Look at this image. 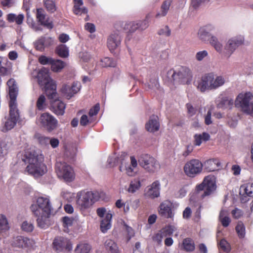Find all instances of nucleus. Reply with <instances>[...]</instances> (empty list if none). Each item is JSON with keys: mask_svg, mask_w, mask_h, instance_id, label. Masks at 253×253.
Segmentation results:
<instances>
[{"mask_svg": "<svg viewBox=\"0 0 253 253\" xmlns=\"http://www.w3.org/2000/svg\"><path fill=\"white\" fill-rule=\"evenodd\" d=\"M216 189L215 177L210 175L205 177L202 182L196 186L195 191L190 194V204L191 205L200 204L203 199L212 195Z\"/></svg>", "mask_w": 253, "mask_h": 253, "instance_id": "f257e3e1", "label": "nucleus"}, {"mask_svg": "<svg viewBox=\"0 0 253 253\" xmlns=\"http://www.w3.org/2000/svg\"><path fill=\"white\" fill-rule=\"evenodd\" d=\"M22 160L29 164L26 171L34 177L41 176L47 171L46 166L43 163V158L40 157L35 152H25Z\"/></svg>", "mask_w": 253, "mask_h": 253, "instance_id": "f03ea898", "label": "nucleus"}, {"mask_svg": "<svg viewBox=\"0 0 253 253\" xmlns=\"http://www.w3.org/2000/svg\"><path fill=\"white\" fill-rule=\"evenodd\" d=\"M38 82L44 90L48 99H53L57 95L56 84L50 77L49 71L44 67L42 68L38 73Z\"/></svg>", "mask_w": 253, "mask_h": 253, "instance_id": "7ed1b4c3", "label": "nucleus"}, {"mask_svg": "<svg viewBox=\"0 0 253 253\" xmlns=\"http://www.w3.org/2000/svg\"><path fill=\"white\" fill-rule=\"evenodd\" d=\"M215 76L212 72L205 74L197 82V89L204 92L207 90L216 89L222 86L225 82V79L221 76Z\"/></svg>", "mask_w": 253, "mask_h": 253, "instance_id": "20e7f679", "label": "nucleus"}, {"mask_svg": "<svg viewBox=\"0 0 253 253\" xmlns=\"http://www.w3.org/2000/svg\"><path fill=\"white\" fill-rule=\"evenodd\" d=\"M31 208L34 214L37 217V221L39 227L45 229L51 225L50 217L56 212L52 207H31Z\"/></svg>", "mask_w": 253, "mask_h": 253, "instance_id": "39448f33", "label": "nucleus"}, {"mask_svg": "<svg viewBox=\"0 0 253 253\" xmlns=\"http://www.w3.org/2000/svg\"><path fill=\"white\" fill-rule=\"evenodd\" d=\"M167 76L170 82L181 84H189L192 79L190 70L184 66H179L175 69H171L167 72Z\"/></svg>", "mask_w": 253, "mask_h": 253, "instance_id": "423d86ee", "label": "nucleus"}, {"mask_svg": "<svg viewBox=\"0 0 253 253\" xmlns=\"http://www.w3.org/2000/svg\"><path fill=\"white\" fill-rule=\"evenodd\" d=\"M235 104L243 113L253 116V95L250 92L240 94L235 100Z\"/></svg>", "mask_w": 253, "mask_h": 253, "instance_id": "0eeeda50", "label": "nucleus"}, {"mask_svg": "<svg viewBox=\"0 0 253 253\" xmlns=\"http://www.w3.org/2000/svg\"><path fill=\"white\" fill-rule=\"evenodd\" d=\"M55 170L58 177L66 182H72L75 178L73 168L65 162H56Z\"/></svg>", "mask_w": 253, "mask_h": 253, "instance_id": "6e6552de", "label": "nucleus"}, {"mask_svg": "<svg viewBox=\"0 0 253 253\" xmlns=\"http://www.w3.org/2000/svg\"><path fill=\"white\" fill-rule=\"evenodd\" d=\"M138 162L142 167L150 172H153L160 168L158 162L154 158L148 154H142Z\"/></svg>", "mask_w": 253, "mask_h": 253, "instance_id": "1a4fd4ad", "label": "nucleus"}, {"mask_svg": "<svg viewBox=\"0 0 253 253\" xmlns=\"http://www.w3.org/2000/svg\"><path fill=\"white\" fill-rule=\"evenodd\" d=\"M202 163L198 160L193 159L185 164L183 169L186 175L194 177L202 171Z\"/></svg>", "mask_w": 253, "mask_h": 253, "instance_id": "9d476101", "label": "nucleus"}, {"mask_svg": "<svg viewBox=\"0 0 253 253\" xmlns=\"http://www.w3.org/2000/svg\"><path fill=\"white\" fill-rule=\"evenodd\" d=\"M39 122L41 126L49 132L55 129L58 126V121L48 113L42 114Z\"/></svg>", "mask_w": 253, "mask_h": 253, "instance_id": "9b49d317", "label": "nucleus"}, {"mask_svg": "<svg viewBox=\"0 0 253 253\" xmlns=\"http://www.w3.org/2000/svg\"><path fill=\"white\" fill-rule=\"evenodd\" d=\"M244 41V38L241 35L230 39L224 47L223 51L224 56L227 58L229 57L236 49L243 43Z\"/></svg>", "mask_w": 253, "mask_h": 253, "instance_id": "f8f14e48", "label": "nucleus"}, {"mask_svg": "<svg viewBox=\"0 0 253 253\" xmlns=\"http://www.w3.org/2000/svg\"><path fill=\"white\" fill-rule=\"evenodd\" d=\"M52 246L53 249L57 252H63L64 250L70 251L72 249L70 241L66 238L61 236L55 238Z\"/></svg>", "mask_w": 253, "mask_h": 253, "instance_id": "ddd939ff", "label": "nucleus"}, {"mask_svg": "<svg viewBox=\"0 0 253 253\" xmlns=\"http://www.w3.org/2000/svg\"><path fill=\"white\" fill-rule=\"evenodd\" d=\"M94 198V193L90 191H82L78 193L77 204L78 206L92 205Z\"/></svg>", "mask_w": 253, "mask_h": 253, "instance_id": "4468645a", "label": "nucleus"}, {"mask_svg": "<svg viewBox=\"0 0 253 253\" xmlns=\"http://www.w3.org/2000/svg\"><path fill=\"white\" fill-rule=\"evenodd\" d=\"M9 88L10 101L9 107H17L16 98L18 94V87L14 79H10L7 82Z\"/></svg>", "mask_w": 253, "mask_h": 253, "instance_id": "2eb2a0df", "label": "nucleus"}, {"mask_svg": "<svg viewBox=\"0 0 253 253\" xmlns=\"http://www.w3.org/2000/svg\"><path fill=\"white\" fill-rule=\"evenodd\" d=\"M81 87V83L76 82H74L72 86L67 84L63 85L60 91L67 99H69L80 90Z\"/></svg>", "mask_w": 253, "mask_h": 253, "instance_id": "dca6fc26", "label": "nucleus"}, {"mask_svg": "<svg viewBox=\"0 0 253 253\" xmlns=\"http://www.w3.org/2000/svg\"><path fill=\"white\" fill-rule=\"evenodd\" d=\"M19 119V111L17 107H9V117L5 123V127L10 130L14 127Z\"/></svg>", "mask_w": 253, "mask_h": 253, "instance_id": "f3484780", "label": "nucleus"}, {"mask_svg": "<svg viewBox=\"0 0 253 253\" xmlns=\"http://www.w3.org/2000/svg\"><path fill=\"white\" fill-rule=\"evenodd\" d=\"M34 242L30 239L23 236H17L14 239L12 246L22 249H26L30 250L33 248Z\"/></svg>", "mask_w": 253, "mask_h": 253, "instance_id": "a211bd4d", "label": "nucleus"}, {"mask_svg": "<svg viewBox=\"0 0 253 253\" xmlns=\"http://www.w3.org/2000/svg\"><path fill=\"white\" fill-rule=\"evenodd\" d=\"M121 37L119 31L114 32L107 40V46L111 52L117 49L121 45Z\"/></svg>", "mask_w": 253, "mask_h": 253, "instance_id": "6ab92c4d", "label": "nucleus"}, {"mask_svg": "<svg viewBox=\"0 0 253 253\" xmlns=\"http://www.w3.org/2000/svg\"><path fill=\"white\" fill-rule=\"evenodd\" d=\"M56 97L57 96L55 99ZM50 100H51L52 99ZM65 108L66 105L65 103L59 99L50 101V110L57 115H63L64 114Z\"/></svg>", "mask_w": 253, "mask_h": 253, "instance_id": "aec40b11", "label": "nucleus"}, {"mask_svg": "<svg viewBox=\"0 0 253 253\" xmlns=\"http://www.w3.org/2000/svg\"><path fill=\"white\" fill-rule=\"evenodd\" d=\"M45 14L44 10L42 8H38L37 9L36 17L41 24V25L46 27L49 29H52L53 25L52 22H49L48 19H45Z\"/></svg>", "mask_w": 253, "mask_h": 253, "instance_id": "412c9836", "label": "nucleus"}, {"mask_svg": "<svg viewBox=\"0 0 253 253\" xmlns=\"http://www.w3.org/2000/svg\"><path fill=\"white\" fill-rule=\"evenodd\" d=\"M160 190V182L158 180H156L151 185L146 194L148 197L152 199H154L159 196Z\"/></svg>", "mask_w": 253, "mask_h": 253, "instance_id": "4be33fe9", "label": "nucleus"}, {"mask_svg": "<svg viewBox=\"0 0 253 253\" xmlns=\"http://www.w3.org/2000/svg\"><path fill=\"white\" fill-rule=\"evenodd\" d=\"M213 29V27L211 25H208L203 27L200 28L198 32L199 38L203 41L210 40L211 35L210 32Z\"/></svg>", "mask_w": 253, "mask_h": 253, "instance_id": "5701e85b", "label": "nucleus"}, {"mask_svg": "<svg viewBox=\"0 0 253 253\" xmlns=\"http://www.w3.org/2000/svg\"><path fill=\"white\" fill-rule=\"evenodd\" d=\"M159 123L157 116H153L150 118L148 123L145 125L146 129L149 132H155L159 129Z\"/></svg>", "mask_w": 253, "mask_h": 253, "instance_id": "b1692460", "label": "nucleus"}, {"mask_svg": "<svg viewBox=\"0 0 253 253\" xmlns=\"http://www.w3.org/2000/svg\"><path fill=\"white\" fill-rule=\"evenodd\" d=\"M112 213H107L106 214L105 218L102 219L101 221L100 229L102 233H105L109 229H111L112 226Z\"/></svg>", "mask_w": 253, "mask_h": 253, "instance_id": "393cba45", "label": "nucleus"}, {"mask_svg": "<svg viewBox=\"0 0 253 253\" xmlns=\"http://www.w3.org/2000/svg\"><path fill=\"white\" fill-rule=\"evenodd\" d=\"M95 115V106H92L88 112V116L86 115H83L80 119V125L82 126H85L87 124L92 123L94 120Z\"/></svg>", "mask_w": 253, "mask_h": 253, "instance_id": "a878e982", "label": "nucleus"}, {"mask_svg": "<svg viewBox=\"0 0 253 253\" xmlns=\"http://www.w3.org/2000/svg\"><path fill=\"white\" fill-rule=\"evenodd\" d=\"M205 169L209 171H213L220 167V163L217 159L207 160L205 163Z\"/></svg>", "mask_w": 253, "mask_h": 253, "instance_id": "bb28decb", "label": "nucleus"}, {"mask_svg": "<svg viewBox=\"0 0 253 253\" xmlns=\"http://www.w3.org/2000/svg\"><path fill=\"white\" fill-rule=\"evenodd\" d=\"M104 247L109 253H120L117 244L113 240L107 239Z\"/></svg>", "mask_w": 253, "mask_h": 253, "instance_id": "cd10ccee", "label": "nucleus"}, {"mask_svg": "<svg viewBox=\"0 0 253 253\" xmlns=\"http://www.w3.org/2000/svg\"><path fill=\"white\" fill-rule=\"evenodd\" d=\"M55 52L61 58H67L69 56V51L68 47L65 44H60L56 46Z\"/></svg>", "mask_w": 253, "mask_h": 253, "instance_id": "c85d7f7f", "label": "nucleus"}, {"mask_svg": "<svg viewBox=\"0 0 253 253\" xmlns=\"http://www.w3.org/2000/svg\"><path fill=\"white\" fill-rule=\"evenodd\" d=\"M241 193L245 194L251 198L253 197V183H245L240 186Z\"/></svg>", "mask_w": 253, "mask_h": 253, "instance_id": "c756f323", "label": "nucleus"}, {"mask_svg": "<svg viewBox=\"0 0 253 253\" xmlns=\"http://www.w3.org/2000/svg\"><path fill=\"white\" fill-rule=\"evenodd\" d=\"M210 136L207 132H203L202 134H196L194 136V144L196 146H200L203 141H207L210 139Z\"/></svg>", "mask_w": 253, "mask_h": 253, "instance_id": "7c9ffc66", "label": "nucleus"}, {"mask_svg": "<svg viewBox=\"0 0 253 253\" xmlns=\"http://www.w3.org/2000/svg\"><path fill=\"white\" fill-rule=\"evenodd\" d=\"M171 2V0H166L163 1L161 6V12L156 15V17L165 16L168 13Z\"/></svg>", "mask_w": 253, "mask_h": 253, "instance_id": "2f4dec72", "label": "nucleus"}, {"mask_svg": "<svg viewBox=\"0 0 253 253\" xmlns=\"http://www.w3.org/2000/svg\"><path fill=\"white\" fill-rule=\"evenodd\" d=\"M65 66V63L59 59H54L51 64V69L54 72H59L64 68Z\"/></svg>", "mask_w": 253, "mask_h": 253, "instance_id": "473e14b6", "label": "nucleus"}, {"mask_svg": "<svg viewBox=\"0 0 253 253\" xmlns=\"http://www.w3.org/2000/svg\"><path fill=\"white\" fill-rule=\"evenodd\" d=\"M228 212L225 210H222L220 211L219 219L221 224L224 227H227L231 222V220L228 217Z\"/></svg>", "mask_w": 253, "mask_h": 253, "instance_id": "72a5a7b5", "label": "nucleus"}, {"mask_svg": "<svg viewBox=\"0 0 253 253\" xmlns=\"http://www.w3.org/2000/svg\"><path fill=\"white\" fill-rule=\"evenodd\" d=\"M159 213L161 216L165 218H171L173 213L170 207H161Z\"/></svg>", "mask_w": 253, "mask_h": 253, "instance_id": "f704fd0d", "label": "nucleus"}, {"mask_svg": "<svg viewBox=\"0 0 253 253\" xmlns=\"http://www.w3.org/2000/svg\"><path fill=\"white\" fill-rule=\"evenodd\" d=\"M39 141L41 143H46L48 141H49L51 146L53 148L57 147L59 145V140L56 138H51L49 139V137L42 136L39 137Z\"/></svg>", "mask_w": 253, "mask_h": 253, "instance_id": "c9c22d12", "label": "nucleus"}, {"mask_svg": "<svg viewBox=\"0 0 253 253\" xmlns=\"http://www.w3.org/2000/svg\"><path fill=\"white\" fill-rule=\"evenodd\" d=\"M183 247L186 252H192L195 249V244L190 238H186L183 241Z\"/></svg>", "mask_w": 253, "mask_h": 253, "instance_id": "e433bc0d", "label": "nucleus"}, {"mask_svg": "<svg viewBox=\"0 0 253 253\" xmlns=\"http://www.w3.org/2000/svg\"><path fill=\"white\" fill-rule=\"evenodd\" d=\"M91 249L90 246L86 243H80L75 249L76 253H88Z\"/></svg>", "mask_w": 253, "mask_h": 253, "instance_id": "4c0bfd02", "label": "nucleus"}, {"mask_svg": "<svg viewBox=\"0 0 253 253\" xmlns=\"http://www.w3.org/2000/svg\"><path fill=\"white\" fill-rule=\"evenodd\" d=\"M51 40L50 38L46 39L44 37H41L35 42V46L37 50L42 51L44 49L46 41Z\"/></svg>", "mask_w": 253, "mask_h": 253, "instance_id": "58836bf2", "label": "nucleus"}, {"mask_svg": "<svg viewBox=\"0 0 253 253\" xmlns=\"http://www.w3.org/2000/svg\"><path fill=\"white\" fill-rule=\"evenodd\" d=\"M116 65V62L109 57H104L100 60V65L102 67H115Z\"/></svg>", "mask_w": 253, "mask_h": 253, "instance_id": "ea45409f", "label": "nucleus"}, {"mask_svg": "<svg viewBox=\"0 0 253 253\" xmlns=\"http://www.w3.org/2000/svg\"><path fill=\"white\" fill-rule=\"evenodd\" d=\"M233 104V100L227 97H223L217 104L219 108H231Z\"/></svg>", "mask_w": 253, "mask_h": 253, "instance_id": "a19ab883", "label": "nucleus"}, {"mask_svg": "<svg viewBox=\"0 0 253 253\" xmlns=\"http://www.w3.org/2000/svg\"><path fill=\"white\" fill-rule=\"evenodd\" d=\"M209 41L211 44L214 47L215 49L217 52H221L222 49V45L218 41L216 37L211 36Z\"/></svg>", "mask_w": 253, "mask_h": 253, "instance_id": "79ce46f5", "label": "nucleus"}, {"mask_svg": "<svg viewBox=\"0 0 253 253\" xmlns=\"http://www.w3.org/2000/svg\"><path fill=\"white\" fill-rule=\"evenodd\" d=\"M140 187L141 183L140 180L138 179H135L130 182L128 188V191L133 193L138 190Z\"/></svg>", "mask_w": 253, "mask_h": 253, "instance_id": "37998d69", "label": "nucleus"}, {"mask_svg": "<svg viewBox=\"0 0 253 253\" xmlns=\"http://www.w3.org/2000/svg\"><path fill=\"white\" fill-rule=\"evenodd\" d=\"M37 206H50L49 197L46 195H42L36 199Z\"/></svg>", "mask_w": 253, "mask_h": 253, "instance_id": "c03bdc74", "label": "nucleus"}, {"mask_svg": "<svg viewBox=\"0 0 253 253\" xmlns=\"http://www.w3.org/2000/svg\"><path fill=\"white\" fill-rule=\"evenodd\" d=\"M150 18L149 14H147L145 19L143 20L137 21V26L138 27V30L140 31H143L145 30L149 26L148 20Z\"/></svg>", "mask_w": 253, "mask_h": 253, "instance_id": "a18cd8bd", "label": "nucleus"}, {"mask_svg": "<svg viewBox=\"0 0 253 253\" xmlns=\"http://www.w3.org/2000/svg\"><path fill=\"white\" fill-rule=\"evenodd\" d=\"M137 22H129L125 24L124 26V30L126 31L127 33H132L138 30V27L137 26Z\"/></svg>", "mask_w": 253, "mask_h": 253, "instance_id": "49530a36", "label": "nucleus"}, {"mask_svg": "<svg viewBox=\"0 0 253 253\" xmlns=\"http://www.w3.org/2000/svg\"><path fill=\"white\" fill-rule=\"evenodd\" d=\"M236 230L238 236L240 238H243L245 236V227L242 222H239L236 227Z\"/></svg>", "mask_w": 253, "mask_h": 253, "instance_id": "de8ad7c7", "label": "nucleus"}, {"mask_svg": "<svg viewBox=\"0 0 253 253\" xmlns=\"http://www.w3.org/2000/svg\"><path fill=\"white\" fill-rule=\"evenodd\" d=\"M47 10L50 13H53L56 10L55 2L52 0H45L44 2Z\"/></svg>", "mask_w": 253, "mask_h": 253, "instance_id": "09e8293b", "label": "nucleus"}, {"mask_svg": "<svg viewBox=\"0 0 253 253\" xmlns=\"http://www.w3.org/2000/svg\"><path fill=\"white\" fill-rule=\"evenodd\" d=\"M9 228L7 219L5 215H0V233Z\"/></svg>", "mask_w": 253, "mask_h": 253, "instance_id": "8fccbe9b", "label": "nucleus"}, {"mask_svg": "<svg viewBox=\"0 0 253 253\" xmlns=\"http://www.w3.org/2000/svg\"><path fill=\"white\" fill-rule=\"evenodd\" d=\"M45 100L44 95H41L39 96L36 103V107L39 110H42L44 108Z\"/></svg>", "mask_w": 253, "mask_h": 253, "instance_id": "3c124183", "label": "nucleus"}, {"mask_svg": "<svg viewBox=\"0 0 253 253\" xmlns=\"http://www.w3.org/2000/svg\"><path fill=\"white\" fill-rule=\"evenodd\" d=\"M62 196L64 199L68 202V203L65 204L64 206H71L69 203H70L74 198L73 193L68 191H63L62 192Z\"/></svg>", "mask_w": 253, "mask_h": 253, "instance_id": "603ef678", "label": "nucleus"}, {"mask_svg": "<svg viewBox=\"0 0 253 253\" xmlns=\"http://www.w3.org/2000/svg\"><path fill=\"white\" fill-rule=\"evenodd\" d=\"M39 63L42 65H50L53 61V58L47 57L44 55H41L38 59Z\"/></svg>", "mask_w": 253, "mask_h": 253, "instance_id": "864d4df0", "label": "nucleus"}, {"mask_svg": "<svg viewBox=\"0 0 253 253\" xmlns=\"http://www.w3.org/2000/svg\"><path fill=\"white\" fill-rule=\"evenodd\" d=\"M175 230V227L172 225L168 226L162 230V232L165 237L171 235Z\"/></svg>", "mask_w": 253, "mask_h": 253, "instance_id": "5fc2aeb1", "label": "nucleus"}, {"mask_svg": "<svg viewBox=\"0 0 253 253\" xmlns=\"http://www.w3.org/2000/svg\"><path fill=\"white\" fill-rule=\"evenodd\" d=\"M21 228L26 232H32L34 229V226L33 224L31 223L24 221L22 224Z\"/></svg>", "mask_w": 253, "mask_h": 253, "instance_id": "6e6d98bb", "label": "nucleus"}, {"mask_svg": "<svg viewBox=\"0 0 253 253\" xmlns=\"http://www.w3.org/2000/svg\"><path fill=\"white\" fill-rule=\"evenodd\" d=\"M7 61V59L0 56V75H5L7 73V69L2 66V63L4 62Z\"/></svg>", "mask_w": 253, "mask_h": 253, "instance_id": "4d7b16f0", "label": "nucleus"}, {"mask_svg": "<svg viewBox=\"0 0 253 253\" xmlns=\"http://www.w3.org/2000/svg\"><path fill=\"white\" fill-rule=\"evenodd\" d=\"M73 11L76 15H81L82 14H86L87 13V9L84 7H73Z\"/></svg>", "mask_w": 253, "mask_h": 253, "instance_id": "13d9d810", "label": "nucleus"}, {"mask_svg": "<svg viewBox=\"0 0 253 253\" xmlns=\"http://www.w3.org/2000/svg\"><path fill=\"white\" fill-rule=\"evenodd\" d=\"M159 35H164L166 37H169L171 34V31L168 26H166L164 28L160 29L158 32Z\"/></svg>", "mask_w": 253, "mask_h": 253, "instance_id": "bf43d9fd", "label": "nucleus"}, {"mask_svg": "<svg viewBox=\"0 0 253 253\" xmlns=\"http://www.w3.org/2000/svg\"><path fill=\"white\" fill-rule=\"evenodd\" d=\"M63 225L64 227L71 226L73 224V219L68 216H64L62 218Z\"/></svg>", "mask_w": 253, "mask_h": 253, "instance_id": "052dcab7", "label": "nucleus"}, {"mask_svg": "<svg viewBox=\"0 0 253 253\" xmlns=\"http://www.w3.org/2000/svg\"><path fill=\"white\" fill-rule=\"evenodd\" d=\"M165 237V236L162 232V231L160 230L155 236H154V237H153V239L154 241L157 242L158 244H160L162 241V239Z\"/></svg>", "mask_w": 253, "mask_h": 253, "instance_id": "680f3d73", "label": "nucleus"}, {"mask_svg": "<svg viewBox=\"0 0 253 253\" xmlns=\"http://www.w3.org/2000/svg\"><path fill=\"white\" fill-rule=\"evenodd\" d=\"M219 247L225 252H229L230 250L229 245L224 239H222L220 241Z\"/></svg>", "mask_w": 253, "mask_h": 253, "instance_id": "e2e57ef3", "label": "nucleus"}, {"mask_svg": "<svg viewBox=\"0 0 253 253\" xmlns=\"http://www.w3.org/2000/svg\"><path fill=\"white\" fill-rule=\"evenodd\" d=\"M208 55V52L206 50H203L197 53L196 55V59L198 61L202 60Z\"/></svg>", "mask_w": 253, "mask_h": 253, "instance_id": "0e129e2a", "label": "nucleus"}, {"mask_svg": "<svg viewBox=\"0 0 253 253\" xmlns=\"http://www.w3.org/2000/svg\"><path fill=\"white\" fill-rule=\"evenodd\" d=\"M84 28L86 31H88L90 33H93L95 32V26L92 23H85Z\"/></svg>", "mask_w": 253, "mask_h": 253, "instance_id": "69168bd1", "label": "nucleus"}, {"mask_svg": "<svg viewBox=\"0 0 253 253\" xmlns=\"http://www.w3.org/2000/svg\"><path fill=\"white\" fill-rule=\"evenodd\" d=\"M232 214L235 218H240L243 214V212L240 209L236 208L232 211Z\"/></svg>", "mask_w": 253, "mask_h": 253, "instance_id": "338daca9", "label": "nucleus"}, {"mask_svg": "<svg viewBox=\"0 0 253 253\" xmlns=\"http://www.w3.org/2000/svg\"><path fill=\"white\" fill-rule=\"evenodd\" d=\"M106 198V194L102 191H96V201L99 200H105Z\"/></svg>", "mask_w": 253, "mask_h": 253, "instance_id": "774afa93", "label": "nucleus"}]
</instances>
